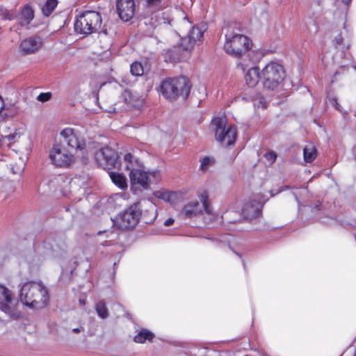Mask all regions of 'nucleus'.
I'll return each instance as SVG.
<instances>
[{"mask_svg": "<svg viewBox=\"0 0 356 356\" xmlns=\"http://www.w3.org/2000/svg\"><path fill=\"white\" fill-rule=\"evenodd\" d=\"M225 30L224 49L229 55L241 58L237 63V67L244 72L250 65L246 63V60L252 58L251 52L249 51L252 47V42L248 37L236 33L231 26L226 27Z\"/></svg>", "mask_w": 356, "mask_h": 356, "instance_id": "f257e3e1", "label": "nucleus"}, {"mask_svg": "<svg viewBox=\"0 0 356 356\" xmlns=\"http://www.w3.org/2000/svg\"><path fill=\"white\" fill-rule=\"evenodd\" d=\"M19 300L25 306L40 309L44 308L49 300L47 287L40 282L29 281L19 285Z\"/></svg>", "mask_w": 356, "mask_h": 356, "instance_id": "f03ea898", "label": "nucleus"}, {"mask_svg": "<svg viewBox=\"0 0 356 356\" xmlns=\"http://www.w3.org/2000/svg\"><path fill=\"white\" fill-rule=\"evenodd\" d=\"M124 162L125 168L129 171V178L132 185H138L143 188H147L149 183H156L161 178L159 170L144 171L142 163L130 153L124 155Z\"/></svg>", "mask_w": 356, "mask_h": 356, "instance_id": "7ed1b4c3", "label": "nucleus"}, {"mask_svg": "<svg viewBox=\"0 0 356 356\" xmlns=\"http://www.w3.org/2000/svg\"><path fill=\"white\" fill-rule=\"evenodd\" d=\"M191 90L189 80L185 76L168 79L161 84L162 95L170 101L175 100L178 97L186 99Z\"/></svg>", "mask_w": 356, "mask_h": 356, "instance_id": "20e7f679", "label": "nucleus"}, {"mask_svg": "<svg viewBox=\"0 0 356 356\" xmlns=\"http://www.w3.org/2000/svg\"><path fill=\"white\" fill-rule=\"evenodd\" d=\"M102 21L101 15L98 12L86 10L76 17L74 30L77 33L89 35L99 29Z\"/></svg>", "mask_w": 356, "mask_h": 356, "instance_id": "39448f33", "label": "nucleus"}, {"mask_svg": "<svg viewBox=\"0 0 356 356\" xmlns=\"http://www.w3.org/2000/svg\"><path fill=\"white\" fill-rule=\"evenodd\" d=\"M284 70L282 65L277 62L268 63L261 72V79L264 88L274 90L282 81Z\"/></svg>", "mask_w": 356, "mask_h": 356, "instance_id": "423d86ee", "label": "nucleus"}, {"mask_svg": "<svg viewBox=\"0 0 356 356\" xmlns=\"http://www.w3.org/2000/svg\"><path fill=\"white\" fill-rule=\"evenodd\" d=\"M60 136L63 139L61 143L66 146L74 154L80 152L83 153L86 149V144L81 133L78 130L67 127L60 131Z\"/></svg>", "mask_w": 356, "mask_h": 356, "instance_id": "0eeeda50", "label": "nucleus"}, {"mask_svg": "<svg viewBox=\"0 0 356 356\" xmlns=\"http://www.w3.org/2000/svg\"><path fill=\"white\" fill-rule=\"evenodd\" d=\"M49 159L52 163L58 167H68L75 160L74 154L61 143L54 144L49 152Z\"/></svg>", "mask_w": 356, "mask_h": 356, "instance_id": "6e6552de", "label": "nucleus"}, {"mask_svg": "<svg viewBox=\"0 0 356 356\" xmlns=\"http://www.w3.org/2000/svg\"><path fill=\"white\" fill-rule=\"evenodd\" d=\"M215 126V135L218 141L224 145L229 146L235 143L237 131L234 126L226 127L223 119H215L213 121Z\"/></svg>", "mask_w": 356, "mask_h": 356, "instance_id": "1a4fd4ad", "label": "nucleus"}, {"mask_svg": "<svg viewBox=\"0 0 356 356\" xmlns=\"http://www.w3.org/2000/svg\"><path fill=\"white\" fill-rule=\"evenodd\" d=\"M140 215V204H133L120 215L117 221L118 225L123 229L134 227L138 224Z\"/></svg>", "mask_w": 356, "mask_h": 356, "instance_id": "9d476101", "label": "nucleus"}, {"mask_svg": "<svg viewBox=\"0 0 356 356\" xmlns=\"http://www.w3.org/2000/svg\"><path fill=\"white\" fill-rule=\"evenodd\" d=\"M95 159L97 164L104 169H111L118 165L117 153L111 147H104L96 152Z\"/></svg>", "mask_w": 356, "mask_h": 356, "instance_id": "9b49d317", "label": "nucleus"}, {"mask_svg": "<svg viewBox=\"0 0 356 356\" xmlns=\"http://www.w3.org/2000/svg\"><path fill=\"white\" fill-rule=\"evenodd\" d=\"M0 307L3 312L12 318H16L18 314L15 309V301L10 290L0 284Z\"/></svg>", "mask_w": 356, "mask_h": 356, "instance_id": "f8f14e48", "label": "nucleus"}, {"mask_svg": "<svg viewBox=\"0 0 356 356\" xmlns=\"http://www.w3.org/2000/svg\"><path fill=\"white\" fill-rule=\"evenodd\" d=\"M135 3L134 0H118L117 11L120 19L124 22L130 20L134 14Z\"/></svg>", "mask_w": 356, "mask_h": 356, "instance_id": "ddd939ff", "label": "nucleus"}, {"mask_svg": "<svg viewBox=\"0 0 356 356\" xmlns=\"http://www.w3.org/2000/svg\"><path fill=\"white\" fill-rule=\"evenodd\" d=\"M262 205L263 202L260 200H253L247 202L242 209L243 217L248 220L257 218L261 214Z\"/></svg>", "mask_w": 356, "mask_h": 356, "instance_id": "4468645a", "label": "nucleus"}, {"mask_svg": "<svg viewBox=\"0 0 356 356\" xmlns=\"http://www.w3.org/2000/svg\"><path fill=\"white\" fill-rule=\"evenodd\" d=\"M246 63L250 65L248 67L250 68L245 75V82L249 87L252 88L258 83L261 79V72H259V67L253 66L255 64V60L252 58L246 60Z\"/></svg>", "mask_w": 356, "mask_h": 356, "instance_id": "2eb2a0df", "label": "nucleus"}, {"mask_svg": "<svg viewBox=\"0 0 356 356\" xmlns=\"http://www.w3.org/2000/svg\"><path fill=\"white\" fill-rule=\"evenodd\" d=\"M42 47L39 38H29L22 41L19 49L23 54H31L38 51Z\"/></svg>", "mask_w": 356, "mask_h": 356, "instance_id": "dca6fc26", "label": "nucleus"}, {"mask_svg": "<svg viewBox=\"0 0 356 356\" xmlns=\"http://www.w3.org/2000/svg\"><path fill=\"white\" fill-rule=\"evenodd\" d=\"M183 24L186 28L191 29L188 34V39L191 44L202 40L204 33V31L202 29L198 26L191 28V22L186 16L183 17Z\"/></svg>", "mask_w": 356, "mask_h": 356, "instance_id": "f3484780", "label": "nucleus"}, {"mask_svg": "<svg viewBox=\"0 0 356 356\" xmlns=\"http://www.w3.org/2000/svg\"><path fill=\"white\" fill-rule=\"evenodd\" d=\"M198 197L201 202L200 205L203 206L205 213L207 214V216L204 217L205 220H208L209 222H211L217 218H219L218 215L212 212V210L208 202L209 194L207 191H202L200 192L198 194Z\"/></svg>", "mask_w": 356, "mask_h": 356, "instance_id": "a211bd4d", "label": "nucleus"}, {"mask_svg": "<svg viewBox=\"0 0 356 356\" xmlns=\"http://www.w3.org/2000/svg\"><path fill=\"white\" fill-rule=\"evenodd\" d=\"M203 209V206L199 202H191L184 205L181 214L186 218H192L200 213Z\"/></svg>", "mask_w": 356, "mask_h": 356, "instance_id": "6ab92c4d", "label": "nucleus"}, {"mask_svg": "<svg viewBox=\"0 0 356 356\" xmlns=\"http://www.w3.org/2000/svg\"><path fill=\"white\" fill-rule=\"evenodd\" d=\"M33 17L34 15L33 9L29 5H26L24 7L19 14V23L22 26L26 27L33 19Z\"/></svg>", "mask_w": 356, "mask_h": 356, "instance_id": "aec40b11", "label": "nucleus"}, {"mask_svg": "<svg viewBox=\"0 0 356 356\" xmlns=\"http://www.w3.org/2000/svg\"><path fill=\"white\" fill-rule=\"evenodd\" d=\"M25 127L22 125L17 128H15L14 131L10 134L3 136L5 140L8 141L7 145L10 147L11 144L18 142L20 138L25 134Z\"/></svg>", "mask_w": 356, "mask_h": 356, "instance_id": "412c9836", "label": "nucleus"}, {"mask_svg": "<svg viewBox=\"0 0 356 356\" xmlns=\"http://www.w3.org/2000/svg\"><path fill=\"white\" fill-rule=\"evenodd\" d=\"M109 175L113 183L120 188L124 189L127 187V179L122 174L111 172Z\"/></svg>", "mask_w": 356, "mask_h": 356, "instance_id": "4be33fe9", "label": "nucleus"}, {"mask_svg": "<svg viewBox=\"0 0 356 356\" xmlns=\"http://www.w3.org/2000/svg\"><path fill=\"white\" fill-rule=\"evenodd\" d=\"M67 179L64 175L54 176L49 179L44 180V184L48 185L51 188H57L63 186L62 184Z\"/></svg>", "mask_w": 356, "mask_h": 356, "instance_id": "5701e85b", "label": "nucleus"}, {"mask_svg": "<svg viewBox=\"0 0 356 356\" xmlns=\"http://www.w3.org/2000/svg\"><path fill=\"white\" fill-rule=\"evenodd\" d=\"M304 160L307 163L312 162L317 156L315 147L312 144L307 145L303 149Z\"/></svg>", "mask_w": 356, "mask_h": 356, "instance_id": "b1692460", "label": "nucleus"}, {"mask_svg": "<svg viewBox=\"0 0 356 356\" xmlns=\"http://www.w3.org/2000/svg\"><path fill=\"white\" fill-rule=\"evenodd\" d=\"M154 337V334L150 331L142 329L134 338L136 343H143L147 340L151 341Z\"/></svg>", "mask_w": 356, "mask_h": 356, "instance_id": "393cba45", "label": "nucleus"}, {"mask_svg": "<svg viewBox=\"0 0 356 356\" xmlns=\"http://www.w3.org/2000/svg\"><path fill=\"white\" fill-rule=\"evenodd\" d=\"M154 195L156 197L163 200L165 202H172L173 200L176 197L175 193L165 190L157 191L154 192Z\"/></svg>", "mask_w": 356, "mask_h": 356, "instance_id": "a878e982", "label": "nucleus"}, {"mask_svg": "<svg viewBox=\"0 0 356 356\" xmlns=\"http://www.w3.org/2000/svg\"><path fill=\"white\" fill-rule=\"evenodd\" d=\"M2 110H3V113L2 114L3 120L14 117L17 113V111L15 108H9L8 107H4L3 99L0 95V113Z\"/></svg>", "mask_w": 356, "mask_h": 356, "instance_id": "bb28decb", "label": "nucleus"}, {"mask_svg": "<svg viewBox=\"0 0 356 356\" xmlns=\"http://www.w3.org/2000/svg\"><path fill=\"white\" fill-rule=\"evenodd\" d=\"M95 310L98 316L102 319L108 316V310L104 300H99L96 303Z\"/></svg>", "mask_w": 356, "mask_h": 356, "instance_id": "cd10ccee", "label": "nucleus"}, {"mask_svg": "<svg viewBox=\"0 0 356 356\" xmlns=\"http://www.w3.org/2000/svg\"><path fill=\"white\" fill-rule=\"evenodd\" d=\"M200 169L202 171H207L211 167H212L215 163L216 160L213 156H206L200 159Z\"/></svg>", "mask_w": 356, "mask_h": 356, "instance_id": "c85d7f7f", "label": "nucleus"}, {"mask_svg": "<svg viewBox=\"0 0 356 356\" xmlns=\"http://www.w3.org/2000/svg\"><path fill=\"white\" fill-rule=\"evenodd\" d=\"M57 0H47L46 3L42 8V13L45 16H49L57 6Z\"/></svg>", "mask_w": 356, "mask_h": 356, "instance_id": "c756f323", "label": "nucleus"}, {"mask_svg": "<svg viewBox=\"0 0 356 356\" xmlns=\"http://www.w3.org/2000/svg\"><path fill=\"white\" fill-rule=\"evenodd\" d=\"M122 97L127 104L133 107L139 106L138 103L135 102L134 97L130 91L125 90L122 94Z\"/></svg>", "mask_w": 356, "mask_h": 356, "instance_id": "7c9ffc66", "label": "nucleus"}, {"mask_svg": "<svg viewBox=\"0 0 356 356\" xmlns=\"http://www.w3.org/2000/svg\"><path fill=\"white\" fill-rule=\"evenodd\" d=\"M130 71L134 76H141L144 72L141 63L138 62H134L131 65Z\"/></svg>", "mask_w": 356, "mask_h": 356, "instance_id": "2f4dec72", "label": "nucleus"}, {"mask_svg": "<svg viewBox=\"0 0 356 356\" xmlns=\"http://www.w3.org/2000/svg\"><path fill=\"white\" fill-rule=\"evenodd\" d=\"M15 14L7 9H0V18L11 20L14 18Z\"/></svg>", "mask_w": 356, "mask_h": 356, "instance_id": "473e14b6", "label": "nucleus"}, {"mask_svg": "<svg viewBox=\"0 0 356 356\" xmlns=\"http://www.w3.org/2000/svg\"><path fill=\"white\" fill-rule=\"evenodd\" d=\"M333 42L337 49H340L342 51L344 50L345 47L343 46H341L343 42V38L341 34H338L337 35H336L334 38Z\"/></svg>", "mask_w": 356, "mask_h": 356, "instance_id": "72a5a7b5", "label": "nucleus"}, {"mask_svg": "<svg viewBox=\"0 0 356 356\" xmlns=\"http://www.w3.org/2000/svg\"><path fill=\"white\" fill-rule=\"evenodd\" d=\"M51 93L50 92H41L37 97V99L39 102H41L42 103L46 102L49 101L51 97Z\"/></svg>", "mask_w": 356, "mask_h": 356, "instance_id": "f704fd0d", "label": "nucleus"}, {"mask_svg": "<svg viewBox=\"0 0 356 356\" xmlns=\"http://www.w3.org/2000/svg\"><path fill=\"white\" fill-rule=\"evenodd\" d=\"M264 157L271 164L275 161L277 155L273 152H268L265 154Z\"/></svg>", "mask_w": 356, "mask_h": 356, "instance_id": "c9c22d12", "label": "nucleus"}, {"mask_svg": "<svg viewBox=\"0 0 356 356\" xmlns=\"http://www.w3.org/2000/svg\"><path fill=\"white\" fill-rule=\"evenodd\" d=\"M329 102L331 104V105L335 108V109H337V111L341 112V105L338 103L337 102V99L335 98V97H330L329 99Z\"/></svg>", "mask_w": 356, "mask_h": 356, "instance_id": "e433bc0d", "label": "nucleus"}, {"mask_svg": "<svg viewBox=\"0 0 356 356\" xmlns=\"http://www.w3.org/2000/svg\"><path fill=\"white\" fill-rule=\"evenodd\" d=\"M234 239V236L230 234H227L223 236V238L220 240V241L223 243H227L228 245H230L231 241Z\"/></svg>", "mask_w": 356, "mask_h": 356, "instance_id": "4c0bfd02", "label": "nucleus"}, {"mask_svg": "<svg viewBox=\"0 0 356 356\" xmlns=\"http://www.w3.org/2000/svg\"><path fill=\"white\" fill-rule=\"evenodd\" d=\"M79 182L80 179L79 178H74L70 182L71 188H75L76 186H79Z\"/></svg>", "mask_w": 356, "mask_h": 356, "instance_id": "58836bf2", "label": "nucleus"}, {"mask_svg": "<svg viewBox=\"0 0 356 356\" xmlns=\"http://www.w3.org/2000/svg\"><path fill=\"white\" fill-rule=\"evenodd\" d=\"M174 222H175V220L173 218H169L166 220H165L164 225L166 227L170 226L174 223Z\"/></svg>", "mask_w": 356, "mask_h": 356, "instance_id": "ea45409f", "label": "nucleus"}, {"mask_svg": "<svg viewBox=\"0 0 356 356\" xmlns=\"http://www.w3.org/2000/svg\"><path fill=\"white\" fill-rule=\"evenodd\" d=\"M145 204H147L148 206H149V207L151 208V209L152 211H156L155 206L154 205V204L152 202L147 201V202H145Z\"/></svg>", "mask_w": 356, "mask_h": 356, "instance_id": "a19ab883", "label": "nucleus"}, {"mask_svg": "<svg viewBox=\"0 0 356 356\" xmlns=\"http://www.w3.org/2000/svg\"><path fill=\"white\" fill-rule=\"evenodd\" d=\"M6 143L5 138H3V136H1L0 138V147H2Z\"/></svg>", "mask_w": 356, "mask_h": 356, "instance_id": "79ce46f5", "label": "nucleus"}, {"mask_svg": "<svg viewBox=\"0 0 356 356\" xmlns=\"http://www.w3.org/2000/svg\"><path fill=\"white\" fill-rule=\"evenodd\" d=\"M260 104L263 108H266V106L265 105V102L264 99H261L260 101Z\"/></svg>", "mask_w": 356, "mask_h": 356, "instance_id": "37998d69", "label": "nucleus"}, {"mask_svg": "<svg viewBox=\"0 0 356 356\" xmlns=\"http://www.w3.org/2000/svg\"><path fill=\"white\" fill-rule=\"evenodd\" d=\"M163 19H164V23H167V24H170L171 21H172L171 19H170L169 18H167V19L164 18Z\"/></svg>", "mask_w": 356, "mask_h": 356, "instance_id": "c03bdc74", "label": "nucleus"}, {"mask_svg": "<svg viewBox=\"0 0 356 356\" xmlns=\"http://www.w3.org/2000/svg\"><path fill=\"white\" fill-rule=\"evenodd\" d=\"M347 65H348V64L344 63H343V64H341V68L343 70H344L346 69V66H347Z\"/></svg>", "mask_w": 356, "mask_h": 356, "instance_id": "a18cd8bd", "label": "nucleus"}, {"mask_svg": "<svg viewBox=\"0 0 356 356\" xmlns=\"http://www.w3.org/2000/svg\"><path fill=\"white\" fill-rule=\"evenodd\" d=\"M72 331H73L74 332L79 333V332H81V329H80V328H78V327H77V328H74V329L72 330Z\"/></svg>", "mask_w": 356, "mask_h": 356, "instance_id": "49530a36", "label": "nucleus"}, {"mask_svg": "<svg viewBox=\"0 0 356 356\" xmlns=\"http://www.w3.org/2000/svg\"><path fill=\"white\" fill-rule=\"evenodd\" d=\"M345 4L348 5L350 3L351 0H341Z\"/></svg>", "mask_w": 356, "mask_h": 356, "instance_id": "de8ad7c7", "label": "nucleus"}, {"mask_svg": "<svg viewBox=\"0 0 356 356\" xmlns=\"http://www.w3.org/2000/svg\"><path fill=\"white\" fill-rule=\"evenodd\" d=\"M150 1L154 2V3H160L159 0H150Z\"/></svg>", "mask_w": 356, "mask_h": 356, "instance_id": "09e8293b", "label": "nucleus"}, {"mask_svg": "<svg viewBox=\"0 0 356 356\" xmlns=\"http://www.w3.org/2000/svg\"><path fill=\"white\" fill-rule=\"evenodd\" d=\"M79 302H80L81 305H84V304H85V300H79Z\"/></svg>", "mask_w": 356, "mask_h": 356, "instance_id": "8fccbe9b", "label": "nucleus"}, {"mask_svg": "<svg viewBox=\"0 0 356 356\" xmlns=\"http://www.w3.org/2000/svg\"><path fill=\"white\" fill-rule=\"evenodd\" d=\"M340 73V72L339 70H337L335 74H334V76H336L337 74H339Z\"/></svg>", "mask_w": 356, "mask_h": 356, "instance_id": "3c124183", "label": "nucleus"}, {"mask_svg": "<svg viewBox=\"0 0 356 356\" xmlns=\"http://www.w3.org/2000/svg\"><path fill=\"white\" fill-rule=\"evenodd\" d=\"M177 13H178L179 14H180V15H184V13H183L181 11H178V10H177Z\"/></svg>", "mask_w": 356, "mask_h": 356, "instance_id": "603ef678", "label": "nucleus"}, {"mask_svg": "<svg viewBox=\"0 0 356 356\" xmlns=\"http://www.w3.org/2000/svg\"><path fill=\"white\" fill-rule=\"evenodd\" d=\"M189 48H190V47H188V46L184 47L185 49H188Z\"/></svg>", "mask_w": 356, "mask_h": 356, "instance_id": "864d4df0", "label": "nucleus"}, {"mask_svg": "<svg viewBox=\"0 0 356 356\" xmlns=\"http://www.w3.org/2000/svg\"><path fill=\"white\" fill-rule=\"evenodd\" d=\"M355 70H356V67H355Z\"/></svg>", "mask_w": 356, "mask_h": 356, "instance_id": "5fc2aeb1", "label": "nucleus"}]
</instances>
